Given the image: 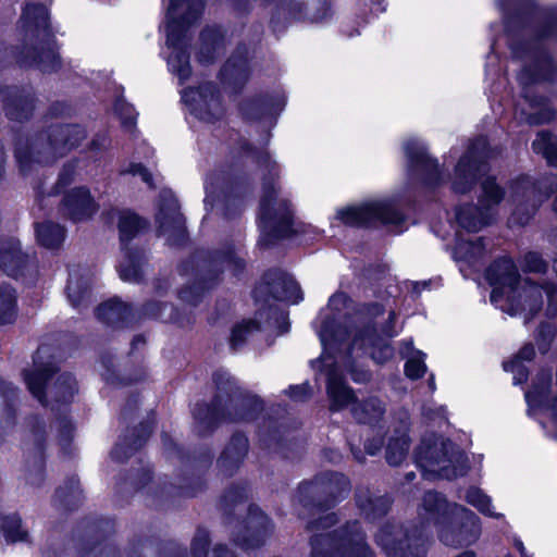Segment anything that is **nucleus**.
I'll list each match as a JSON object with an SVG mask.
<instances>
[{
	"instance_id": "f257e3e1",
	"label": "nucleus",
	"mask_w": 557,
	"mask_h": 557,
	"mask_svg": "<svg viewBox=\"0 0 557 557\" xmlns=\"http://www.w3.org/2000/svg\"><path fill=\"white\" fill-rule=\"evenodd\" d=\"M419 534H407L397 525H385L376 542L388 557H422L428 529L434 528L440 540L448 546L473 544L481 534L480 520L474 512L458 504H449L436 492H426L418 509Z\"/></svg>"
},
{
	"instance_id": "f03ea898",
	"label": "nucleus",
	"mask_w": 557,
	"mask_h": 557,
	"mask_svg": "<svg viewBox=\"0 0 557 557\" xmlns=\"http://www.w3.org/2000/svg\"><path fill=\"white\" fill-rule=\"evenodd\" d=\"M320 339L324 348V354L321 360H315L312 364L324 363L329 368L327 395L331 400L332 410H339L348 406L354 400L355 396L352 391L347 387L337 375L336 370L330 368L331 364L326 363V355H333L337 348L344 345V342L349 341V343L345 344L347 349L369 354L372 359L379 363L385 362L393 356L392 347L383 337L376 335L372 326L356 330L351 333L346 327L342 326L333 330L329 322H326L320 331Z\"/></svg>"
},
{
	"instance_id": "7ed1b4c3",
	"label": "nucleus",
	"mask_w": 557,
	"mask_h": 557,
	"mask_svg": "<svg viewBox=\"0 0 557 557\" xmlns=\"http://www.w3.org/2000/svg\"><path fill=\"white\" fill-rule=\"evenodd\" d=\"M486 278L493 287L491 301L510 315L521 311L534 315L543 306V294L547 300L546 314H556L555 286L545 284L540 287L529 280L518 281V272L511 259L495 261L487 269Z\"/></svg>"
},
{
	"instance_id": "20e7f679",
	"label": "nucleus",
	"mask_w": 557,
	"mask_h": 557,
	"mask_svg": "<svg viewBox=\"0 0 557 557\" xmlns=\"http://www.w3.org/2000/svg\"><path fill=\"white\" fill-rule=\"evenodd\" d=\"M86 137L78 125H58L37 134L29 140H18L15 156L23 171L33 163L48 164L63 157Z\"/></svg>"
},
{
	"instance_id": "39448f33",
	"label": "nucleus",
	"mask_w": 557,
	"mask_h": 557,
	"mask_svg": "<svg viewBox=\"0 0 557 557\" xmlns=\"http://www.w3.org/2000/svg\"><path fill=\"white\" fill-rule=\"evenodd\" d=\"M335 522V515L326 513L311 524L317 532L311 539V557H374L357 522L325 532Z\"/></svg>"
},
{
	"instance_id": "423d86ee",
	"label": "nucleus",
	"mask_w": 557,
	"mask_h": 557,
	"mask_svg": "<svg viewBox=\"0 0 557 557\" xmlns=\"http://www.w3.org/2000/svg\"><path fill=\"white\" fill-rule=\"evenodd\" d=\"M27 47L24 65H36L42 72L55 71L61 62L49 24V13L44 5H27L23 14Z\"/></svg>"
},
{
	"instance_id": "0eeeda50",
	"label": "nucleus",
	"mask_w": 557,
	"mask_h": 557,
	"mask_svg": "<svg viewBox=\"0 0 557 557\" xmlns=\"http://www.w3.org/2000/svg\"><path fill=\"white\" fill-rule=\"evenodd\" d=\"M205 0H170L166 13V42L173 49L169 57V66L180 81L190 75L188 55L181 49L187 29L198 21Z\"/></svg>"
},
{
	"instance_id": "6e6552de",
	"label": "nucleus",
	"mask_w": 557,
	"mask_h": 557,
	"mask_svg": "<svg viewBox=\"0 0 557 557\" xmlns=\"http://www.w3.org/2000/svg\"><path fill=\"white\" fill-rule=\"evenodd\" d=\"M25 384L30 394L42 405L50 401L67 403L77 392V383L70 373L58 374L52 364H39L35 361L32 370L23 373Z\"/></svg>"
},
{
	"instance_id": "1a4fd4ad",
	"label": "nucleus",
	"mask_w": 557,
	"mask_h": 557,
	"mask_svg": "<svg viewBox=\"0 0 557 557\" xmlns=\"http://www.w3.org/2000/svg\"><path fill=\"white\" fill-rule=\"evenodd\" d=\"M479 206L467 205L457 211V221L469 232H478L492 223L497 213V207L504 199L503 188L493 177H487L481 185Z\"/></svg>"
},
{
	"instance_id": "9d476101",
	"label": "nucleus",
	"mask_w": 557,
	"mask_h": 557,
	"mask_svg": "<svg viewBox=\"0 0 557 557\" xmlns=\"http://www.w3.org/2000/svg\"><path fill=\"white\" fill-rule=\"evenodd\" d=\"M292 219L288 200L278 196L274 185L264 183L260 202L262 232L273 233L277 238L285 237L289 234Z\"/></svg>"
},
{
	"instance_id": "9b49d317",
	"label": "nucleus",
	"mask_w": 557,
	"mask_h": 557,
	"mask_svg": "<svg viewBox=\"0 0 557 557\" xmlns=\"http://www.w3.org/2000/svg\"><path fill=\"white\" fill-rule=\"evenodd\" d=\"M337 219L347 225L360 226L380 221L396 224L400 221L398 212L387 202L375 200L337 211Z\"/></svg>"
},
{
	"instance_id": "f8f14e48",
	"label": "nucleus",
	"mask_w": 557,
	"mask_h": 557,
	"mask_svg": "<svg viewBox=\"0 0 557 557\" xmlns=\"http://www.w3.org/2000/svg\"><path fill=\"white\" fill-rule=\"evenodd\" d=\"M159 232L173 245L177 244L185 235V222L180 212L178 203L171 191L160 195L159 211L157 213Z\"/></svg>"
},
{
	"instance_id": "ddd939ff",
	"label": "nucleus",
	"mask_w": 557,
	"mask_h": 557,
	"mask_svg": "<svg viewBox=\"0 0 557 557\" xmlns=\"http://www.w3.org/2000/svg\"><path fill=\"white\" fill-rule=\"evenodd\" d=\"M182 98L185 103L190 106L191 112L201 120L212 121L223 114L220 96L212 84H205L197 89H184Z\"/></svg>"
},
{
	"instance_id": "4468645a",
	"label": "nucleus",
	"mask_w": 557,
	"mask_h": 557,
	"mask_svg": "<svg viewBox=\"0 0 557 557\" xmlns=\"http://www.w3.org/2000/svg\"><path fill=\"white\" fill-rule=\"evenodd\" d=\"M485 145V139H479L458 161L453 182V189L456 193L463 194L469 191L476 178V173L484 171L485 164L479 161L478 152L480 149H484Z\"/></svg>"
},
{
	"instance_id": "2eb2a0df",
	"label": "nucleus",
	"mask_w": 557,
	"mask_h": 557,
	"mask_svg": "<svg viewBox=\"0 0 557 557\" xmlns=\"http://www.w3.org/2000/svg\"><path fill=\"white\" fill-rule=\"evenodd\" d=\"M437 446L429 447L425 450L422 448L418 453V461L421 467L429 471L430 473H435L438 476L446 479H454L458 475H463L466 473L467 467L463 463V456L459 454L456 458V461L459 462L458 467H450L451 459L447 458L446 455H443L441 458H437L436 455Z\"/></svg>"
},
{
	"instance_id": "dca6fc26",
	"label": "nucleus",
	"mask_w": 557,
	"mask_h": 557,
	"mask_svg": "<svg viewBox=\"0 0 557 557\" xmlns=\"http://www.w3.org/2000/svg\"><path fill=\"white\" fill-rule=\"evenodd\" d=\"M97 208L89 190L85 187H76L65 194L61 210L69 219L83 221L89 219Z\"/></svg>"
},
{
	"instance_id": "f3484780",
	"label": "nucleus",
	"mask_w": 557,
	"mask_h": 557,
	"mask_svg": "<svg viewBox=\"0 0 557 557\" xmlns=\"http://www.w3.org/2000/svg\"><path fill=\"white\" fill-rule=\"evenodd\" d=\"M408 417L404 413L397 425L394 426L393 433L389 435L386 447V460L391 466L400 465L409 449V441L407 436Z\"/></svg>"
},
{
	"instance_id": "a211bd4d",
	"label": "nucleus",
	"mask_w": 557,
	"mask_h": 557,
	"mask_svg": "<svg viewBox=\"0 0 557 557\" xmlns=\"http://www.w3.org/2000/svg\"><path fill=\"white\" fill-rule=\"evenodd\" d=\"M310 491L325 494L331 498V502H337L348 495L349 482L343 474L325 473L310 484Z\"/></svg>"
},
{
	"instance_id": "6ab92c4d",
	"label": "nucleus",
	"mask_w": 557,
	"mask_h": 557,
	"mask_svg": "<svg viewBox=\"0 0 557 557\" xmlns=\"http://www.w3.org/2000/svg\"><path fill=\"white\" fill-rule=\"evenodd\" d=\"M535 191V187L531 184L529 178H522L520 181H517L511 186V195L513 202H518L513 213H512V221L518 224H525L531 216L534 214L537 206L533 203L531 208L525 212L522 213L523 210V203L521 202V198L525 196L533 195Z\"/></svg>"
},
{
	"instance_id": "aec40b11",
	"label": "nucleus",
	"mask_w": 557,
	"mask_h": 557,
	"mask_svg": "<svg viewBox=\"0 0 557 557\" xmlns=\"http://www.w3.org/2000/svg\"><path fill=\"white\" fill-rule=\"evenodd\" d=\"M405 152L410 163L419 164L423 170L430 172L429 184H435L438 176V164L430 159L424 146L417 139H410L405 144Z\"/></svg>"
},
{
	"instance_id": "412c9836",
	"label": "nucleus",
	"mask_w": 557,
	"mask_h": 557,
	"mask_svg": "<svg viewBox=\"0 0 557 557\" xmlns=\"http://www.w3.org/2000/svg\"><path fill=\"white\" fill-rule=\"evenodd\" d=\"M27 259L28 257L21 251L18 242L11 240L0 247V268L9 275L21 274Z\"/></svg>"
},
{
	"instance_id": "4be33fe9",
	"label": "nucleus",
	"mask_w": 557,
	"mask_h": 557,
	"mask_svg": "<svg viewBox=\"0 0 557 557\" xmlns=\"http://www.w3.org/2000/svg\"><path fill=\"white\" fill-rule=\"evenodd\" d=\"M4 109L10 120L21 122L30 116L34 110V99L29 95H18L16 90H8Z\"/></svg>"
},
{
	"instance_id": "5701e85b",
	"label": "nucleus",
	"mask_w": 557,
	"mask_h": 557,
	"mask_svg": "<svg viewBox=\"0 0 557 557\" xmlns=\"http://www.w3.org/2000/svg\"><path fill=\"white\" fill-rule=\"evenodd\" d=\"M90 275L74 270L70 273L67 283V297L74 307H79L89 297Z\"/></svg>"
},
{
	"instance_id": "b1692460",
	"label": "nucleus",
	"mask_w": 557,
	"mask_h": 557,
	"mask_svg": "<svg viewBox=\"0 0 557 557\" xmlns=\"http://www.w3.org/2000/svg\"><path fill=\"white\" fill-rule=\"evenodd\" d=\"M248 450V441L244 435H235L225 448L220 459L221 468L225 471L237 467Z\"/></svg>"
},
{
	"instance_id": "393cba45",
	"label": "nucleus",
	"mask_w": 557,
	"mask_h": 557,
	"mask_svg": "<svg viewBox=\"0 0 557 557\" xmlns=\"http://www.w3.org/2000/svg\"><path fill=\"white\" fill-rule=\"evenodd\" d=\"M36 236L38 243L47 249L61 247L65 239V230L55 223L44 222L37 225Z\"/></svg>"
},
{
	"instance_id": "a878e982",
	"label": "nucleus",
	"mask_w": 557,
	"mask_h": 557,
	"mask_svg": "<svg viewBox=\"0 0 557 557\" xmlns=\"http://www.w3.org/2000/svg\"><path fill=\"white\" fill-rule=\"evenodd\" d=\"M270 289L274 298L289 302H298L302 299L301 290L297 282L288 276L281 275L276 282L271 284Z\"/></svg>"
},
{
	"instance_id": "bb28decb",
	"label": "nucleus",
	"mask_w": 557,
	"mask_h": 557,
	"mask_svg": "<svg viewBox=\"0 0 557 557\" xmlns=\"http://www.w3.org/2000/svg\"><path fill=\"white\" fill-rule=\"evenodd\" d=\"M222 45V36L218 29L208 28L200 35L198 59L202 63L211 62Z\"/></svg>"
},
{
	"instance_id": "cd10ccee",
	"label": "nucleus",
	"mask_w": 557,
	"mask_h": 557,
	"mask_svg": "<svg viewBox=\"0 0 557 557\" xmlns=\"http://www.w3.org/2000/svg\"><path fill=\"white\" fill-rule=\"evenodd\" d=\"M383 404L376 398H370L352 408V414L360 423L373 424L384 413Z\"/></svg>"
},
{
	"instance_id": "c85d7f7f",
	"label": "nucleus",
	"mask_w": 557,
	"mask_h": 557,
	"mask_svg": "<svg viewBox=\"0 0 557 557\" xmlns=\"http://www.w3.org/2000/svg\"><path fill=\"white\" fill-rule=\"evenodd\" d=\"M128 312V307L121 300L112 299L98 307L97 317L108 324H115L124 321Z\"/></svg>"
},
{
	"instance_id": "c756f323",
	"label": "nucleus",
	"mask_w": 557,
	"mask_h": 557,
	"mask_svg": "<svg viewBox=\"0 0 557 557\" xmlns=\"http://www.w3.org/2000/svg\"><path fill=\"white\" fill-rule=\"evenodd\" d=\"M119 231L122 242L132 239L146 228V222L131 211H122L119 215Z\"/></svg>"
},
{
	"instance_id": "7c9ffc66",
	"label": "nucleus",
	"mask_w": 557,
	"mask_h": 557,
	"mask_svg": "<svg viewBox=\"0 0 557 557\" xmlns=\"http://www.w3.org/2000/svg\"><path fill=\"white\" fill-rule=\"evenodd\" d=\"M250 524L256 529V534H253V541L245 540L243 543H239L244 548H255L262 543H264L267 536L271 533L272 527L271 522L267 516L262 512L253 513V518L250 520Z\"/></svg>"
},
{
	"instance_id": "2f4dec72",
	"label": "nucleus",
	"mask_w": 557,
	"mask_h": 557,
	"mask_svg": "<svg viewBox=\"0 0 557 557\" xmlns=\"http://www.w3.org/2000/svg\"><path fill=\"white\" fill-rule=\"evenodd\" d=\"M16 388L0 380V417L5 423L13 422L15 417Z\"/></svg>"
},
{
	"instance_id": "473e14b6",
	"label": "nucleus",
	"mask_w": 557,
	"mask_h": 557,
	"mask_svg": "<svg viewBox=\"0 0 557 557\" xmlns=\"http://www.w3.org/2000/svg\"><path fill=\"white\" fill-rule=\"evenodd\" d=\"M15 293L9 285H0V324L12 323L16 315Z\"/></svg>"
},
{
	"instance_id": "72a5a7b5",
	"label": "nucleus",
	"mask_w": 557,
	"mask_h": 557,
	"mask_svg": "<svg viewBox=\"0 0 557 557\" xmlns=\"http://www.w3.org/2000/svg\"><path fill=\"white\" fill-rule=\"evenodd\" d=\"M0 529L9 542L23 541L27 535V532L22 528L20 517L15 513L0 516Z\"/></svg>"
},
{
	"instance_id": "f704fd0d",
	"label": "nucleus",
	"mask_w": 557,
	"mask_h": 557,
	"mask_svg": "<svg viewBox=\"0 0 557 557\" xmlns=\"http://www.w3.org/2000/svg\"><path fill=\"white\" fill-rule=\"evenodd\" d=\"M143 255L126 252L120 263V275L124 281L134 282L140 278Z\"/></svg>"
},
{
	"instance_id": "c9c22d12",
	"label": "nucleus",
	"mask_w": 557,
	"mask_h": 557,
	"mask_svg": "<svg viewBox=\"0 0 557 557\" xmlns=\"http://www.w3.org/2000/svg\"><path fill=\"white\" fill-rule=\"evenodd\" d=\"M194 417L199 424L200 432H203L213 428L224 416L216 405L212 407L201 405L195 409Z\"/></svg>"
},
{
	"instance_id": "e433bc0d",
	"label": "nucleus",
	"mask_w": 557,
	"mask_h": 557,
	"mask_svg": "<svg viewBox=\"0 0 557 557\" xmlns=\"http://www.w3.org/2000/svg\"><path fill=\"white\" fill-rule=\"evenodd\" d=\"M532 146L534 151L542 153L550 164H557V144L550 133H539Z\"/></svg>"
},
{
	"instance_id": "4c0bfd02",
	"label": "nucleus",
	"mask_w": 557,
	"mask_h": 557,
	"mask_svg": "<svg viewBox=\"0 0 557 557\" xmlns=\"http://www.w3.org/2000/svg\"><path fill=\"white\" fill-rule=\"evenodd\" d=\"M534 355V347L532 345H524L520 349L519 354L515 357V359L504 363V369L512 373L517 372L519 377H515V380L517 383H521L523 380H525L527 373L520 364V361H530L533 359Z\"/></svg>"
},
{
	"instance_id": "58836bf2",
	"label": "nucleus",
	"mask_w": 557,
	"mask_h": 557,
	"mask_svg": "<svg viewBox=\"0 0 557 557\" xmlns=\"http://www.w3.org/2000/svg\"><path fill=\"white\" fill-rule=\"evenodd\" d=\"M466 500L480 512L493 518H499L500 515L492 510L491 498L480 488L471 487L466 493Z\"/></svg>"
},
{
	"instance_id": "ea45409f",
	"label": "nucleus",
	"mask_w": 557,
	"mask_h": 557,
	"mask_svg": "<svg viewBox=\"0 0 557 557\" xmlns=\"http://www.w3.org/2000/svg\"><path fill=\"white\" fill-rule=\"evenodd\" d=\"M259 330V325L255 321H245L236 325L232 331L231 344L234 348L240 346L248 336Z\"/></svg>"
},
{
	"instance_id": "a19ab883",
	"label": "nucleus",
	"mask_w": 557,
	"mask_h": 557,
	"mask_svg": "<svg viewBox=\"0 0 557 557\" xmlns=\"http://www.w3.org/2000/svg\"><path fill=\"white\" fill-rule=\"evenodd\" d=\"M145 313L149 317L159 318L164 321H177L175 310L166 304L152 302L145 307Z\"/></svg>"
},
{
	"instance_id": "79ce46f5",
	"label": "nucleus",
	"mask_w": 557,
	"mask_h": 557,
	"mask_svg": "<svg viewBox=\"0 0 557 557\" xmlns=\"http://www.w3.org/2000/svg\"><path fill=\"white\" fill-rule=\"evenodd\" d=\"M422 356L421 352H417L406 362L405 372L408 377L419 379L424 374L426 368Z\"/></svg>"
},
{
	"instance_id": "37998d69",
	"label": "nucleus",
	"mask_w": 557,
	"mask_h": 557,
	"mask_svg": "<svg viewBox=\"0 0 557 557\" xmlns=\"http://www.w3.org/2000/svg\"><path fill=\"white\" fill-rule=\"evenodd\" d=\"M523 269L529 272L541 273L547 268L544 260L536 252H528L524 258Z\"/></svg>"
},
{
	"instance_id": "c03bdc74",
	"label": "nucleus",
	"mask_w": 557,
	"mask_h": 557,
	"mask_svg": "<svg viewBox=\"0 0 557 557\" xmlns=\"http://www.w3.org/2000/svg\"><path fill=\"white\" fill-rule=\"evenodd\" d=\"M483 247L480 242L478 243H459L456 246V255L460 258H475L480 256Z\"/></svg>"
},
{
	"instance_id": "a18cd8bd",
	"label": "nucleus",
	"mask_w": 557,
	"mask_h": 557,
	"mask_svg": "<svg viewBox=\"0 0 557 557\" xmlns=\"http://www.w3.org/2000/svg\"><path fill=\"white\" fill-rule=\"evenodd\" d=\"M380 499H372L371 497L364 496L362 492H359L357 494V504L360 507L361 510H363L368 516H375L376 515V503H379Z\"/></svg>"
},
{
	"instance_id": "49530a36",
	"label": "nucleus",
	"mask_w": 557,
	"mask_h": 557,
	"mask_svg": "<svg viewBox=\"0 0 557 557\" xmlns=\"http://www.w3.org/2000/svg\"><path fill=\"white\" fill-rule=\"evenodd\" d=\"M222 262L225 263L226 268L232 270L234 273H237L244 268L243 260L234 252L223 255Z\"/></svg>"
},
{
	"instance_id": "de8ad7c7",
	"label": "nucleus",
	"mask_w": 557,
	"mask_h": 557,
	"mask_svg": "<svg viewBox=\"0 0 557 557\" xmlns=\"http://www.w3.org/2000/svg\"><path fill=\"white\" fill-rule=\"evenodd\" d=\"M127 172L133 174V175L140 176L141 180L145 183H147L149 186H152V176L148 172V170L145 169L143 165H140V164H131L128 170H127Z\"/></svg>"
},
{
	"instance_id": "09e8293b",
	"label": "nucleus",
	"mask_w": 557,
	"mask_h": 557,
	"mask_svg": "<svg viewBox=\"0 0 557 557\" xmlns=\"http://www.w3.org/2000/svg\"><path fill=\"white\" fill-rule=\"evenodd\" d=\"M288 394L296 400H302L310 395V386L308 384H301L289 388Z\"/></svg>"
},
{
	"instance_id": "8fccbe9b",
	"label": "nucleus",
	"mask_w": 557,
	"mask_h": 557,
	"mask_svg": "<svg viewBox=\"0 0 557 557\" xmlns=\"http://www.w3.org/2000/svg\"><path fill=\"white\" fill-rule=\"evenodd\" d=\"M74 173H75V165L66 164L59 175L58 184L62 185V186L67 185L72 181Z\"/></svg>"
},
{
	"instance_id": "3c124183",
	"label": "nucleus",
	"mask_w": 557,
	"mask_h": 557,
	"mask_svg": "<svg viewBox=\"0 0 557 557\" xmlns=\"http://www.w3.org/2000/svg\"><path fill=\"white\" fill-rule=\"evenodd\" d=\"M214 382L219 389H224L232 385V377L227 372L219 371L214 374Z\"/></svg>"
},
{
	"instance_id": "603ef678",
	"label": "nucleus",
	"mask_w": 557,
	"mask_h": 557,
	"mask_svg": "<svg viewBox=\"0 0 557 557\" xmlns=\"http://www.w3.org/2000/svg\"><path fill=\"white\" fill-rule=\"evenodd\" d=\"M180 297L183 301L196 304L198 301V299L200 298V293L198 292V288H196L195 295H194L193 288H186L181 292Z\"/></svg>"
},
{
	"instance_id": "864d4df0",
	"label": "nucleus",
	"mask_w": 557,
	"mask_h": 557,
	"mask_svg": "<svg viewBox=\"0 0 557 557\" xmlns=\"http://www.w3.org/2000/svg\"><path fill=\"white\" fill-rule=\"evenodd\" d=\"M347 301L348 298L345 294H335L330 298L329 306L333 309L339 310Z\"/></svg>"
},
{
	"instance_id": "5fc2aeb1",
	"label": "nucleus",
	"mask_w": 557,
	"mask_h": 557,
	"mask_svg": "<svg viewBox=\"0 0 557 557\" xmlns=\"http://www.w3.org/2000/svg\"><path fill=\"white\" fill-rule=\"evenodd\" d=\"M133 111V108L125 107V117H123V125L127 128H132L135 124V116Z\"/></svg>"
},
{
	"instance_id": "6e6d98bb",
	"label": "nucleus",
	"mask_w": 557,
	"mask_h": 557,
	"mask_svg": "<svg viewBox=\"0 0 557 557\" xmlns=\"http://www.w3.org/2000/svg\"><path fill=\"white\" fill-rule=\"evenodd\" d=\"M205 188H206V193H207V196L205 198V203H206V206L212 205L213 200H214V195H213L214 189L212 187V184L207 181Z\"/></svg>"
},
{
	"instance_id": "4d7b16f0",
	"label": "nucleus",
	"mask_w": 557,
	"mask_h": 557,
	"mask_svg": "<svg viewBox=\"0 0 557 557\" xmlns=\"http://www.w3.org/2000/svg\"><path fill=\"white\" fill-rule=\"evenodd\" d=\"M213 557H234L233 554L223 546H216L214 548Z\"/></svg>"
},
{
	"instance_id": "13d9d810",
	"label": "nucleus",
	"mask_w": 557,
	"mask_h": 557,
	"mask_svg": "<svg viewBox=\"0 0 557 557\" xmlns=\"http://www.w3.org/2000/svg\"><path fill=\"white\" fill-rule=\"evenodd\" d=\"M381 441H377L374 445L371 441L366 444V450L369 455H375L381 448Z\"/></svg>"
},
{
	"instance_id": "bf43d9fd",
	"label": "nucleus",
	"mask_w": 557,
	"mask_h": 557,
	"mask_svg": "<svg viewBox=\"0 0 557 557\" xmlns=\"http://www.w3.org/2000/svg\"><path fill=\"white\" fill-rule=\"evenodd\" d=\"M369 379V373L367 372H360V373H352V380L355 382H364Z\"/></svg>"
},
{
	"instance_id": "052dcab7",
	"label": "nucleus",
	"mask_w": 557,
	"mask_h": 557,
	"mask_svg": "<svg viewBox=\"0 0 557 557\" xmlns=\"http://www.w3.org/2000/svg\"><path fill=\"white\" fill-rule=\"evenodd\" d=\"M553 189L557 190V176H550L547 178Z\"/></svg>"
},
{
	"instance_id": "680f3d73",
	"label": "nucleus",
	"mask_w": 557,
	"mask_h": 557,
	"mask_svg": "<svg viewBox=\"0 0 557 557\" xmlns=\"http://www.w3.org/2000/svg\"><path fill=\"white\" fill-rule=\"evenodd\" d=\"M120 448H121V447L117 445V446L114 448V450L112 451L113 457H114V458H116V459H120V458H121V457H120V455H119Z\"/></svg>"
},
{
	"instance_id": "e2e57ef3",
	"label": "nucleus",
	"mask_w": 557,
	"mask_h": 557,
	"mask_svg": "<svg viewBox=\"0 0 557 557\" xmlns=\"http://www.w3.org/2000/svg\"><path fill=\"white\" fill-rule=\"evenodd\" d=\"M385 334H386V336L392 337V336H394L395 333L388 330L385 332Z\"/></svg>"
},
{
	"instance_id": "0e129e2a",
	"label": "nucleus",
	"mask_w": 557,
	"mask_h": 557,
	"mask_svg": "<svg viewBox=\"0 0 557 557\" xmlns=\"http://www.w3.org/2000/svg\"><path fill=\"white\" fill-rule=\"evenodd\" d=\"M375 311H376V313H381L383 310L380 306H375Z\"/></svg>"
},
{
	"instance_id": "69168bd1",
	"label": "nucleus",
	"mask_w": 557,
	"mask_h": 557,
	"mask_svg": "<svg viewBox=\"0 0 557 557\" xmlns=\"http://www.w3.org/2000/svg\"><path fill=\"white\" fill-rule=\"evenodd\" d=\"M554 209L557 211V196H556V199L554 201Z\"/></svg>"
},
{
	"instance_id": "338daca9",
	"label": "nucleus",
	"mask_w": 557,
	"mask_h": 557,
	"mask_svg": "<svg viewBox=\"0 0 557 557\" xmlns=\"http://www.w3.org/2000/svg\"><path fill=\"white\" fill-rule=\"evenodd\" d=\"M389 319H391V320H393V319H394V313H393V312L389 314Z\"/></svg>"
},
{
	"instance_id": "774afa93",
	"label": "nucleus",
	"mask_w": 557,
	"mask_h": 557,
	"mask_svg": "<svg viewBox=\"0 0 557 557\" xmlns=\"http://www.w3.org/2000/svg\"><path fill=\"white\" fill-rule=\"evenodd\" d=\"M525 397H527V399L529 400V399H530V397H531L530 393H528V394L525 395Z\"/></svg>"
}]
</instances>
